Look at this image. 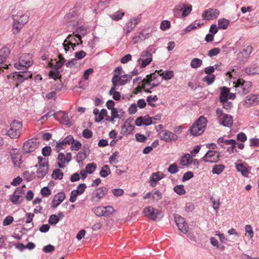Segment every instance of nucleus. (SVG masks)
Instances as JSON below:
<instances>
[{
    "label": "nucleus",
    "instance_id": "9d476101",
    "mask_svg": "<svg viewBox=\"0 0 259 259\" xmlns=\"http://www.w3.org/2000/svg\"><path fill=\"white\" fill-rule=\"evenodd\" d=\"M156 78V74L153 73L147 75L146 78L143 79V86L146 92L151 93L150 90L157 87L159 84V82H154V80Z\"/></svg>",
    "mask_w": 259,
    "mask_h": 259
},
{
    "label": "nucleus",
    "instance_id": "4468645a",
    "mask_svg": "<svg viewBox=\"0 0 259 259\" xmlns=\"http://www.w3.org/2000/svg\"><path fill=\"white\" fill-rule=\"evenodd\" d=\"M174 218L179 229L183 233H187L188 232L189 227L185 219L179 214H175Z\"/></svg>",
    "mask_w": 259,
    "mask_h": 259
},
{
    "label": "nucleus",
    "instance_id": "f257e3e1",
    "mask_svg": "<svg viewBox=\"0 0 259 259\" xmlns=\"http://www.w3.org/2000/svg\"><path fill=\"white\" fill-rule=\"evenodd\" d=\"M227 75L232 80L233 87L238 94L241 95H244L250 92L252 87L251 82L234 76L236 75V72L234 69L232 72H228Z\"/></svg>",
    "mask_w": 259,
    "mask_h": 259
},
{
    "label": "nucleus",
    "instance_id": "0e129e2a",
    "mask_svg": "<svg viewBox=\"0 0 259 259\" xmlns=\"http://www.w3.org/2000/svg\"><path fill=\"white\" fill-rule=\"evenodd\" d=\"M107 115V111L106 109H103L101 110L100 112V115H99V117L97 119H95V121L97 122H99L101 121L104 118V117Z\"/></svg>",
    "mask_w": 259,
    "mask_h": 259
},
{
    "label": "nucleus",
    "instance_id": "6ab92c4d",
    "mask_svg": "<svg viewBox=\"0 0 259 259\" xmlns=\"http://www.w3.org/2000/svg\"><path fill=\"white\" fill-rule=\"evenodd\" d=\"M244 103L247 107L259 105V95L250 94L247 96L244 100Z\"/></svg>",
    "mask_w": 259,
    "mask_h": 259
},
{
    "label": "nucleus",
    "instance_id": "2eb2a0df",
    "mask_svg": "<svg viewBox=\"0 0 259 259\" xmlns=\"http://www.w3.org/2000/svg\"><path fill=\"white\" fill-rule=\"evenodd\" d=\"M108 188L101 187L96 189L92 193L91 200L93 202H99L108 192Z\"/></svg>",
    "mask_w": 259,
    "mask_h": 259
},
{
    "label": "nucleus",
    "instance_id": "c85d7f7f",
    "mask_svg": "<svg viewBox=\"0 0 259 259\" xmlns=\"http://www.w3.org/2000/svg\"><path fill=\"white\" fill-rule=\"evenodd\" d=\"M49 170V164L40 165L36 171V174L39 178H44L48 173Z\"/></svg>",
    "mask_w": 259,
    "mask_h": 259
},
{
    "label": "nucleus",
    "instance_id": "6e6552de",
    "mask_svg": "<svg viewBox=\"0 0 259 259\" xmlns=\"http://www.w3.org/2000/svg\"><path fill=\"white\" fill-rule=\"evenodd\" d=\"M22 128V122L17 120H14L10 124V127L7 132V135L13 139L18 138L21 135Z\"/></svg>",
    "mask_w": 259,
    "mask_h": 259
},
{
    "label": "nucleus",
    "instance_id": "a211bd4d",
    "mask_svg": "<svg viewBox=\"0 0 259 259\" xmlns=\"http://www.w3.org/2000/svg\"><path fill=\"white\" fill-rule=\"evenodd\" d=\"M160 135V139L166 142L176 141L178 139L177 135L166 130L162 131Z\"/></svg>",
    "mask_w": 259,
    "mask_h": 259
},
{
    "label": "nucleus",
    "instance_id": "a878e982",
    "mask_svg": "<svg viewBox=\"0 0 259 259\" xmlns=\"http://www.w3.org/2000/svg\"><path fill=\"white\" fill-rule=\"evenodd\" d=\"M65 195L64 192H59L56 194L52 201V206L54 208L59 206L65 199Z\"/></svg>",
    "mask_w": 259,
    "mask_h": 259
},
{
    "label": "nucleus",
    "instance_id": "9b49d317",
    "mask_svg": "<svg viewBox=\"0 0 259 259\" xmlns=\"http://www.w3.org/2000/svg\"><path fill=\"white\" fill-rule=\"evenodd\" d=\"M221 153L212 150H208L202 157V160L205 162L217 163L220 161Z\"/></svg>",
    "mask_w": 259,
    "mask_h": 259
},
{
    "label": "nucleus",
    "instance_id": "8fccbe9b",
    "mask_svg": "<svg viewBox=\"0 0 259 259\" xmlns=\"http://www.w3.org/2000/svg\"><path fill=\"white\" fill-rule=\"evenodd\" d=\"M162 197V193L158 190L154 189L152 190V199L154 200H159Z\"/></svg>",
    "mask_w": 259,
    "mask_h": 259
},
{
    "label": "nucleus",
    "instance_id": "39448f33",
    "mask_svg": "<svg viewBox=\"0 0 259 259\" xmlns=\"http://www.w3.org/2000/svg\"><path fill=\"white\" fill-rule=\"evenodd\" d=\"M32 56L30 54H24L19 58L18 62L14 64L15 67L18 70L27 69L33 63Z\"/></svg>",
    "mask_w": 259,
    "mask_h": 259
},
{
    "label": "nucleus",
    "instance_id": "dca6fc26",
    "mask_svg": "<svg viewBox=\"0 0 259 259\" xmlns=\"http://www.w3.org/2000/svg\"><path fill=\"white\" fill-rule=\"evenodd\" d=\"M39 146L37 139H30L24 142L23 146V150L27 153L34 151Z\"/></svg>",
    "mask_w": 259,
    "mask_h": 259
},
{
    "label": "nucleus",
    "instance_id": "7c9ffc66",
    "mask_svg": "<svg viewBox=\"0 0 259 259\" xmlns=\"http://www.w3.org/2000/svg\"><path fill=\"white\" fill-rule=\"evenodd\" d=\"M192 161V157L189 154H186L180 159V164L183 166H188Z\"/></svg>",
    "mask_w": 259,
    "mask_h": 259
},
{
    "label": "nucleus",
    "instance_id": "864d4df0",
    "mask_svg": "<svg viewBox=\"0 0 259 259\" xmlns=\"http://www.w3.org/2000/svg\"><path fill=\"white\" fill-rule=\"evenodd\" d=\"M215 78V76L214 74L207 75L203 77L202 80L206 82L208 85H210L214 82Z\"/></svg>",
    "mask_w": 259,
    "mask_h": 259
},
{
    "label": "nucleus",
    "instance_id": "13d9d810",
    "mask_svg": "<svg viewBox=\"0 0 259 259\" xmlns=\"http://www.w3.org/2000/svg\"><path fill=\"white\" fill-rule=\"evenodd\" d=\"M94 213L98 216H104V206H100L93 209Z\"/></svg>",
    "mask_w": 259,
    "mask_h": 259
},
{
    "label": "nucleus",
    "instance_id": "79ce46f5",
    "mask_svg": "<svg viewBox=\"0 0 259 259\" xmlns=\"http://www.w3.org/2000/svg\"><path fill=\"white\" fill-rule=\"evenodd\" d=\"M111 173V170L108 165H104L100 171V175L103 178H106Z\"/></svg>",
    "mask_w": 259,
    "mask_h": 259
},
{
    "label": "nucleus",
    "instance_id": "f03ea898",
    "mask_svg": "<svg viewBox=\"0 0 259 259\" xmlns=\"http://www.w3.org/2000/svg\"><path fill=\"white\" fill-rule=\"evenodd\" d=\"M29 15L27 12L19 11L16 15H13V33L17 34L29 20Z\"/></svg>",
    "mask_w": 259,
    "mask_h": 259
},
{
    "label": "nucleus",
    "instance_id": "bb28decb",
    "mask_svg": "<svg viewBox=\"0 0 259 259\" xmlns=\"http://www.w3.org/2000/svg\"><path fill=\"white\" fill-rule=\"evenodd\" d=\"M23 193V189L20 187L17 188L13 194L10 196V199L14 204H18L19 199Z\"/></svg>",
    "mask_w": 259,
    "mask_h": 259
},
{
    "label": "nucleus",
    "instance_id": "49530a36",
    "mask_svg": "<svg viewBox=\"0 0 259 259\" xmlns=\"http://www.w3.org/2000/svg\"><path fill=\"white\" fill-rule=\"evenodd\" d=\"M158 100V97L157 96H149L147 98V101L149 106L152 107H155L156 105L154 104V102H155Z\"/></svg>",
    "mask_w": 259,
    "mask_h": 259
},
{
    "label": "nucleus",
    "instance_id": "0eeeda50",
    "mask_svg": "<svg viewBox=\"0 0 259 259\" xmlns=\"http://www.w3.org/2000/svg\"><path fill=\"white\" fill-rule=\"evenodd\" d=\"M152 58V54L150 51H144L140 54V57L137 61V66L141 69L144 68L151 63Z\"/></svg>",
    "mask_w": 259,
    "mask_h": 259
},
{
    "label": "nucleus",
    "instance_id": "4d7b16f0",
    "mask_svg": "<svg viewBox=\"0 0 259 259\" xmlns=\"http://www.w3.org/2000/svg\"><path fill=\"white\" fill-rule=\"evenodd\" d=\"M179 170V167L178 165L176 164V163H174L171 164H170L168 168H167V171L170 174H175L178 172Z\"/></svg>",
    "mask_w": 259,
    "mask_h": 259
},
{
    "label": "nucleus",
    "instance_id": "3c124183",
    "mask_svg": "<svg viewBox=\"0 0 259 259\" xmlns=\"http://www.w3.org/2000/svg\"><path fill=\"white\" fill-rule=\"evenodd\" d=\"M174 190L176 193L180 195H184L186 193V191L183 185L176 186L174 188Z\"/></svg>",
    "mask_w": 259,
    "mask_h": 259
},
{
    "label": "nucleus",
    "instance_id": "f8f14e48",
    "mask_svg": "<svg viewBox=\"0 0 259 259\" xmlns=\"http://www.w3.org/2000/svg\"><path fill=\"white\" fill-rule=\"evenodd\" d=\"M131 79V75L128 74H124L117 77H112L111 79L112 86L117 88L118 86L124 85Z\"/></svg>",
    "mask_w": 259,
    "mask_h": 259
},
{
    "label": "nucleus",
    "instance_id": "37998d69",
    "mask_svg": "<svg viewBox=\"0 0 259 259\" xmlns=\"http://www.w3.org/2000/svg\"><path fill=\"white\" fill-rule=\"evenodd\" d=\"M64 174L60 169H54L52 174L53 178L56 180H61L63 179Z\"/></svg>",
    "mask_w": 259,
    "mask_h": 259
},
{
    "label": "nucleus",
    "instance_id": "5fc2aeb1",
    "mask_svg": "<svg viewBox=\"0 0 259 259\" xmlns=\"http://www.w3.org/2000/svg\"><path fill=\"white\" fill-rule=\"evenodd\" d=\"M75 33L78 36L81 37V35L84 36L87 33V29L83 26H79L76 29Z\"/></svg>",
    "mask_w": 259,
    "mask_h": 259
},
{
    "label": "nucleus",
    "instance_id": "de8ad7c7",
    "mask_svg": "<svg viewBox=\"0 0 259 259\" xmlns=\"http://www.w3.org/2000/svg\"><path fill=\"white\" fill-rule=\"evenodd\" d=\"M71 144V149L74 151L79 150L81 148L82 145L80 141L77 140H74V139L73 141Z\"/></svg>",
    "mask_w": 259,
    "mask_h": 259
},
{
    "label": "nucleus",
    "instance_id": "a19ab883",
    "mask_svg": "<svg viewBox=\"0 0 259 259\" xmlns=\"http://www.w3.org/2000/svg\"><path fill=\"white\" fill-rule=\"evenodd\" d=\"M225 168V166L223 164H216L213 166L211 172L213 174L220 175L224 171Z\"/></svg>",
    "mask_w": 259,
    "mask_h": 259
},
{
    "label": "nucleus",
    "instance_id": "412c9836",
    "mask_svg": "<svg viewBox=\"0 0 259 259\" xmlns=\"http://www.w3.org/2000/svg\"><path fill=\"white\" fill-rule=\"evenodd\" d=\"M53 116L55 117L56 119L59 120L62 124L66 125H70V122L69 119L68 114L66 112L60 111L57 113H54Z\"/></svg>",
    "mask_w": 259,
    "mask_h": 259
},
{
    "label": "nucleus",
    "instance_id": "680f3d73",
    "mask_svg": "<svg viewBox=\"0 0 259 259\" xmlns=\"http://www.w3.org/2000/svg\"><path fill=\"white\" fill-rule=\"evenodd\" d=\"M59 221L57 215H56V214H54L50 216L48 222L50 225H56Z\"/></svg>",
    "mask_w": 259,
    "mask_h": 259
},
{
    "label": "nucleus",
    "instance_id": "69168bd1",
    "mask_svg": "<svg viewBox=\"0 0 259 259\" xmlns=\"http://www.w3.org/2000/svg\"><path fill=\"white\" fill-rule=\"evenodd\" d=\"M51 151L52 149L51 147L49 146H46L42 149V154L45 157H48L51 155Z\"/></svg>",
    "mask_w": 259,
    "mask_h": 259
},
{
    "label": "nucleus",
    "instance_id": "72a5a7b5",
    "mask_svg": "<svg viewBox=\"0 0 259 259\" xmlns=\"http://www.w3.org/2000/svg\"><path fill=\"white\" fill-rule=\"evenodd\" d=\"M245 72L248 75H254L259 74V66L253 65L245 69Z\"/></svg>",
    "mask_w": 259,
    "mask_h": 259
},
{
    "label": "nucleus",
    "instance_id": "4c0bfd02",
    "mask_svg": "<svg viewBox=\"0 0 259 259\" xmlns=\"http://www.w3.org/2000/svg\"><path fill=\"white\" fill-rule=\"evenodd\" d=\"M135 127L134 125L129 123L127 124L125 122L124 124L122 126V131L126 135L131 134L134 130Z\"/></svg>",
    "mask_w": 259,
    "mask_h": 259
},
{
    "label": "nucleus",
    "instance_id": "e2e57ef3",
    "mask_svg": "<svg viewBox=\"0 0 259 259\" xmlns=\"http://www.w3.org/2000/svg\"><path fill=\"white\" fill-rule=\"evenodd\" d=\"M170 27V22L168 20H163L160 24V28L163 31H165Z\"/></svg>",
    "mask_w": 259,
    "mask_h": 259
},
{
    "label": "nucleus",
    "instance_id": "58836bf2",
    "mask_svg": "<svg viewBox=\"0 0 259 259\" xmlns=\"http://www.w3.org/2000/svg\"><path fill=\"white\" fill-rule=\"evenodd\" d=\"M236 168L237 170L239 172H241V174L245 176V177H248V170H247V168L244 166V165L242 163H239L237 164L236 165Z\"/></svg>",
    "mask_w": 259,
    "mask_h": 259
},
{
    "label": "nucleus",
    "instance_id": "f3484780",
    "mask_svg": "<svg viewBox=\"0 0 259 259\" xmlns=\"http://www.w3.org/2000/svg\"><path fill=\"white\" fill-rule=\"evenodd\" d=\"M32 73L30 71H20L16 72L13 74V78L14 80L17 81L19 83H21L25 80L31 78Z\"/></svg>",
    "mask_w": 259,
    "mask_h": 259
},
{
    "label": "nucleus",
    "instance_id": "c756f323",
    "mask_svg": "<svg viewBox=\"0 0 259 259\" xmlns=\"http://www.w3.org/2000/svg\"><path fill=\"white\" fill-rule=\"evenodd\" d=\"M230 92V89L226 87H223L221 89V93L220 95V102H223L228 100L229 93Z\"/></svg>",
    "mask_w": 259,
    "mask_h": 259
},
{
    "label": "nucleus",
    "instance_id": "774afa93",
    "mask_svg": "<svg viewBox=\"0 0 259 259\" xmlns=\"http://www.w3.org/2000/svg\"><path fill=\"white\" fill-rule=\"evenodd\" d=\"M60 74L58 70L52 67L51 71H50L49 75L52 78L56 79L58 78Z\"/></svg>",
    "mask_w": 259,
    "mask_h": 259
},
{
    "label": "nucleus",
    "instance_id": "5701e85b",
    "mask_svg": "<svg viewBox=\"0 0 259 259\" xmlns=\"http://www.w3.org/2000/svg\"><path fill=\"white\" fill-rule=\"evenodd\" d=\"M10 154L14 164L16 166L20 167L22 162L21 154L16 149L12 150L10 151Z\"/></svg>",
    "mask_w": 259,
    "mask_h": 259
},
{
    "label": "nucleus",
    "instance_id": "c9c22d12",
    "mask_svg": "<svg viewBox=\"0 0 259 259\" xmlns=\"http://www.w3.org/2000/svg\"><path fill=\"white\" fill-rule=\"evenodd\" d=\"M117 90V88L112 86L109 92V94L112 96L114 100L118 101L120 99L121 95L119 92L116 91Z\"/></svg>",
    "mask_w": 259,
    "mask_h": 259
},
{
    "label": "nucleus",
    "instance_id": "1a4fd4ad",
    "mask_svg": "<svg viewBox=\"0 0 259 259\" xmlns=\"http://www.w3.org/2000/svg\"><path fill=\"white\" fill-rule=\"evenodd\" d=\"M143 212L146 216L153 221L156 219H160L163 217V214L160 210L154 208L152 206L146 207L144 208Z\"/></svg>",
    "mask_w": 259,
    "mask_h": 259
},
{
    "label": "nucleus",
    "instance_id": "c03bdc74",
    "mask_svg": "<svg viewBox=\"0 0 259 259\" xmlns=\"http://www.w3.org/2000/svg\"><path fill=\"white\" fill-rule=\"evenodd\" d=\"M10 53V49L7 47H3L0 49V57L5 61L6 58L9 56Z\"/></svg>",
    "mask_w": 259,
    "mask_h": 259
},
{
    "label": "nucleus",
    "instance_id": "bf43d9fd",
    "mask_svg": "<svg viewBox=\"0 0 259 259\" xmlns=\"http://www.w3.org/2000/svg\"><path fill=\"white\" fill-rule=\"evenodd\" d=\"M173 13L176 18L182 17V9L180 5L176 6L173 10Z\"/></svg>",
    "mask_w": 259,
    "mask_h": 259
},
{
    "label": "nucleus",
    "instance_id": "e433bc0d",
    "mask_svg": "<svg viewBox=\"0 0 259 259\" xmlns=\"http://www.w3.org/2000/svg\"><path fill=\"white\" fill-rule=\"evenodd\" d=\"M140 21V19L139 17H134L130 19V20L126 23L125 27L130 28V29H133Z\"/></svg>",
    "mask_w": 259,
    "mask_h": 259
},
{
    "label": "nucleus",
    "instance_id": "473e14b6",
    "mask_svg": "<svg viewBox=\"0 0 259 259\" xmlns=\"http://www.w3.org/2000/svg\"><path fill=\"white\" fill-rule=\"evenodd\" d=\"M225 144L231 145V146L228 147L227 149L228 152L231 153L237 152V151L236 150L237 142L235 140L229 139L227 141L225 142Z\"/></svg>",
    "mask_w": 259,
    "mask_h": 259
},
{
    "label": "nucleus",
    "instance_id": "ea45409f",
    "mask_svg": "<svg viewBox=\"0 0 259 259\" xmlns=\"http://www.w3.org/2000/svg\"><path fill=\"white\" fill-rule=\"evenodd\" d=\"M230 23L229 20L225 18H221L218 20L219 28L226 29L227 28Z\"/></svg>",
    "mask_w": 259,
    "mask_h": 259
},
{
    "label": "nucleus",
    "instance_id": "423d86ee",
    "mask_svg": "<svg viewBox=\"0 0 259 259\" xmlns=\"http://www.w3.org/2000/svg\"><path fill=\"white\" fill-rule=\"evenodd\" d=\"M216 116L219 123L224 126L229 127L233 125V120L232 116L224 113L221 109H217Z\"/></svg>",
    "mask_w": 259,
    "mask_h": 259
},
{
    "label": "nucleus",
    "instance_id": "f704fd0d",
    "mask_svg": "<svg viewBox=\"0 0 259 259\" xmlns=\"http://www.w3.org/2000/svg\"><path fill=\"white\" fill-rule=\"evenodd\" d=\"M182 9V17H185L188 15L192 10V7L191 5L184 4L181 6Z\"/></svg>",
    "mask_w": 259,
    "mask_h": 259
},
{
    "label": "nucleus",
    "instance_id": "2f4dec72",
    "mask_svg": "<svg viewBox=\"0 0 259 259\" xmlns=\"http://www.w3.org/2000/svg\"><path fill=\"white\" fill-rule=\"evenodd\" d=\"M64 20L69 26L74 27L76 24L77 19L73 17V15L72 14L69 13L66 14L64 17Z\"/></svg>",
    "mask_w": 259,
    "mask_h": 259
},
{
    "label": "nucleus",
    "instance_id": "ddd939ff",
    "mask_svg": "<svg viewBox=\"0 0 259 259\" xmlns=\"http://www.w3.org/2000/svg\"><path fill=\"white\" fill-rule=\"evenodd\" d=\"M72 159V154L68 152L65 155L63 153H59L57 157V165L60 168H64L66 167L65 163H68Z\"/></svg>",
    "mask_w": 259,
    "mask_h": 259
},
{
    "label": "nucleus",
    "instance_id": "a18cd8bd",
    "mask_svg": "<svg viewBox=\"0 0 259 259\" xmlns=\"http://www.w3.org/2000/svg\"><path fill=\"white\" fill-rule=\"evenodd\" d=\"M202 64V61L198 58H194L191 60L190 65L193 68H197Z\"/></svg>",
    "mask_w": 259,
    "mask_h": 259
},
{
    "label": "nucleus",
    "instance_id": "6e6d98bb",
    "mask_svg": "<svg viewBox=\"0 0 259 259\" xmlns=\"http://www.w3.org/2000/svg\"><path fill=\"white\" fill-rule=\"evenodd\" d=\"M88 156L83 153L82 151L79 152L76 157V160L78 163L82 162Z\"/></svg>",
    "mask_w": 259,
    "mask_h": 259
},
{
    "label": "nucleus",
    "instance_id": "7ed1b4c3",
    "mask_svg": "<svg viewBox=\"0 0 259 259\" xmlns=\"http://www.w3.org/2000/svg\"><path fill=\"white\" fill-rule=\"evenodd\" d=\"M208 123L207 118L203 115L200 116L191 125L189 131L194 136L202 135L206 129Z\"/></svg>",
    "mask_w": 259,
    "mask_h": 259
},
{
    "label": "nucleus",
    "instance_id": "4be33fe9",
    "mask_svg": "<svg viewBox=\"0 0 259 259\" xmlns=\"http://www.w3.org/2000/svg\"><path fill=\"white\" fill-rule=\"evenodd\" d=\"M164 176V174L159 171L152 173L149 178L150 185L152 187H155L158 182L162 179Z\"/></svg>",
    "mask_w": 259,
    "mask_h": 259
},
{
    "label": "nucleus",
    "instance_id": "b1692460",
    "mask_svg": "<svg viewBox=\"0 0 259 259\" xmlns=\"http://www.w3.org/2000/svg\"><path fill=\"white\" fill-rule=\"evenodd\" d=\"M252 52V48L250 46H248L243 48L241 52L237 55V58L241 61H244L247 58Z\"/></svg>",
    "mask_w": 259,
    "mask_h": 259
},
{
    "label": "nucleus",
    "instance_id": "20e7f679",
    "mask_svg": "<svg viewBox=\"0 0 259 259\" xmlns=\"http://www.w3.org/2000/svg\"><path fill=\"white\" fill-rule=\"evenodd\" d=\"M82 44L81 38L77 35L69 34L63 43L64 50L66 53L68 51L72 52L74 48Z\"/></svg>",
    "mask_w": 259,
    "mask_h": 259
},
{
    "label": "nucleus",
    "instance_id": "aec40b11",
    "mask_svg": "<svg viewBox=\"0 0 259 259\" xmlns=\"http://www.w3.org/2000/svg\"><path fill=\"white\" fill-rule=\"evenodd\" d=\"M219 13V11L218 9L211 8L204 11L202 16L203 19L212 20L217 18Z\"/></svg>",
    "mask_w": 259,
    "mask_h": 259
},
{
    "label": "nucleus",
    "instance_id": "393cba45",
    "mask_svg": "<svg viewBox=\"0 0 259 259\" xmlns=\"http://www.w3.org/2000/svg\"><path fill=\"white\" fill-rule=\"evenodd\" d=\"M150 33H144L143 31L137 32L133 36L132 42L134 45L136 44L140 41L144 40L149 37Z\"/></svg>",
    "mask_w": 259,
    "mask_h": 259
},
{
    "label": "nucleus",
    "instance_id": "603ef678",
    "mask_svg": "<svg viewBox=\"0 0 259 259\" xmlns=\"http://www.w3.org/2000/svg\"><path fill=\"white\" fill-rule=\"evenodd\" d=\"M160 75L165 80L171 79L174 76V72L172 71H166L160 74Z\"/></svg>",
    "mask_w": 259,
    "mask_h": 259
},
{
    "label": "nucleus",
    "instance_id": "09e8293b",
    "mask_svg": "<svg viewBox=\"0 0 259 259\" xmlns=\"http://www.w3.org/2000/svg\"><path fill=\"white\" fill-rule=\"evenodd\" d=\"M124 14L123 12L119 11L110 15V17L113 20L118 21L122 18Z\"/></svg>",
    "mask_w": 259,
    "mask_h": 259
},
{
    "label": "nucleus",
    "instance_id": "cd10ccee",
    "mask_svg": "<svg viewBox=\"0 0 259 259\" xmlns=\"http://www.w3.org/2000/svg\"><path fill=\"white\" fill-rule=\"evenodd\" d=\"M111 110V118L110 119V121L111 122H114V119L115 118H121L122 116H123V114L124 112L122 109L118 110L116 108L112 109Z\"/></svg>",
    "mask_w": 259,
    "mask_h": 259
},
{
    "label": "nucleus",
    "instance_id": "338daca9",
    "mask_svg": "<svg viewBox=\"0 0 259 259\" xmlns=\"http://www.w3.org/2000/svg\"><path fill=\"white\" fill-rule=\"evenodd\" d=\"M221 50L219 48H215L208 52V56L210 57H212L218 55L220 52Z\"/></svg>",
    "mask_w": 259,
    "mask_h": 259
},
{
    "label": "nucleus",
    "instance_id": "052dcab7",
    "mask_svg": "<svg viewBox=\"0 0 259 259\" xmlns=\"http://www.w3.org/2000/svg\"><path fill=\"white\" fill-rule=\"evenodd\" d=\"M97 168V165L94 163H89L85 166L88 174H93Z\"/></svg>",
    "mask_w": 259,
    "mask_h": 259
}]
</instances>
